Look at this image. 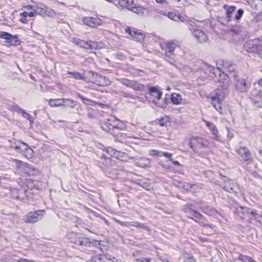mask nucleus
Returning a JSON list of instances; mask_svg holds the SVG:
<instances>
[{
  "label": "nucleus",
  "instance_id": "nucleus-1",
  "mask_svg": "<svg viewBox=\"0 0 262 262\" xmlns=\"http://www.w3.org/2000/svg\"><path fill=\"white\" fill-rule=\"evenodd\" d=\"M201 70L210 78L213 79L214 81L220 84L215 91V95L211 96V99L212 104L215 110L222 113V102L229 93L228 87L230 85L229 77L224 72H222L219 68H215L207 63L202 66Z\"/></svg>",
  "mask_w": 262,
  "mask_h": 262
},
{
  "label": "nucleus",
  "instance_id": "nucleus-2",
  "mask_svg": "<svg viewBox=\"0 0 262 262\" xmlns=\"http://www.w3.org/2000/svg\"><path fill=\"white\" fill-rule=\"evenodd\" d=\"M248 52L257 53L258 56L262 58V40L256 38L246 42L244 46Z\"/></svg>",
  "mask_w": 262,
  "mask_h": 262
},
{
  "label": "nucleus",
  "instance_id": "nucleus-3",
  "mask_svg": "<svg viewBox=\"0 0 262 262\" xmlns=\"http://www.w3.org/2000/svg\"><path fill=\"white\" fill-rule=\"evenodd\" d=\"M222 179L223 183H221V186L226 191L234 193L235 195L238 193L239 188L238 185L234 183L232 180L227 179L226 177L223 176Z\"/></svg>",
  "mask_w": 262,
  "mask_h": 262
},
{
  "label": "nucleus",
  "instance_id": "nucleus-4",
  "mask_svg": "<svg viewBox=\"0 0 262 262\" xmlns=\"http://www.w3.org/2000/svg\"><path fill=\"white\" fill-rule=\"evenodd\" d=\"M190 147L194 151L207 147L209 144L208 140L199 137H193L190 139Z\"/></svg>",
  "mask_w": 262,
  "mask_h": 262
},
{
  "label": "nucleus",
  "instance_id": "nucleus-5",
  "mask_svg": "<svg viewBox=\"0 0 262 262\" xmlns=\"http://www.w3.org/2000/svg\"><path fill=\"white\" fill-rule=\"evenodd\" d=\"M45 214L44 210H37L34 212H31L27 215L26 222L27 223H36Z\"/></svg>",
  "mask_w": 262,
  "mask_h": 262
},
{
  "label": "nucleus",
  "instance_id": "nucleus-6",
  "mask_svg": "<svg viewBox=\"0 0 262 262\" xmlns=\"http://www.w3.org/2000/svg\"><path fill=\"white\" fill-rule=\"evenodd\" d=\"M234 85L235 89L240 93L247 92L250 88V84L247 83L244 78H235Z\"/></svg>",
  "mask_w": 262,
  "mask_h": 262
},
{
  "label": "nucleus",
  "instance_id": "nucleus-7",
  "mask_svg": "<svg viewBox=\"0 0 262 262\" xmlns=\"http://www.w3.org/2000/svg\"><path fill=\"white\" fill-rule=\"evenodd\" d=\"M73 42L79 47L86 49H97L96 42L92 41H85L78 38H74Z\"/></svg>",
  "mask_w": 262,
  "mask_h": 262
},
{
  "label": "nucleus",
  "instance_id": "nucleus-8",
  "mask_svg": "<svg viewBox=\"0 0 262 262\" xmlns=\"http://www.w3.org/2000/svg\"><path fill=\"white\" fill-rule=\"evenodd\" d=\"M125 31L126 33L130 35L134 39L137 41H141L143 40L145 38V35L143 33L136 30L135 28L127 27L125 29Z\"/></svg>",
  "mask_w": 262,
  "mask_h": 262
},
{
  "label": "nucleus",
  "instance_id": "nucleus-9",
  "mask_svg": "<svg viewBox=\"0 0 262 262\" xmlns=\"http://www.w3.org/2000/svg\"><path fill=\"white\" fill-rule=\"evenodd\" d=\"M89 74L95 78L92 81V82L96 83L98 85H109L111 83V81L108 78L105 76H101L98 73H95L93 72H90Z\"/></svg>",
  "mask_w": 262,
  "mask_h": 262
},
{
  "label": "nucleus",
  "instance_id": "nucleus-10",
  "mask_svg": "<svg viewBox=\"0 0 262 262\" xmlns=\"http://www.w3.org/2000/svg\"><path fill=\"white\" fill-rule=\"evenodd\" d=\"M236 152L246 162L250 163L252 162L251 154L248 148L241 146L237 149Z\"/></svg>",
  "mask_w": 262,
  "mask_h": 262
},
{
  "label": "nucleus",
  "instance_id": "nucleus-11",
  "mask_svg": "<svg viewBox=\"0 0 262 262\" xmlns=\"http://www.w3.org/2000/svg\"><path fill=\"white\" fill-rule=\"evenodd\" d=\"M162 50H165L166 57H170L173 54L176 48V45L173 42L167 41L161 44Z\"/></svg>",
  "mask_w": 262,
  "mask_h": 262
},
{
  "label": "nucleus",
  "instance_id": "nucleus-12",
  "mask_svg": "<svg viewBox=\"0 0 262 262\" xmlns=\"http://www.w3.org/2000/svg\"><path fill=\"white\" fill-rule=\"evenodd\" d=\"M84 25L92 28H97L102 25V21L98 18L86 17L83 19Z\"/></svg>",
  "mask_w": 262,
  "mask_h": 262
},
{
  "label": "nucleus",
  "instance_id": "nucleus-13",
  "mask_svg": "<svg viewBox=\"0 0 262 262\" xmlns=\"http://www.w3.org/2000/svg\"><path fill=\"white\" fill-rule=\"evenodd\" d=\"M190 30L191 31V34L193 36L195 37L200 43H202L207 41L208 39V36L203 31L197 29H193L192 30L190 29Z\"/></svg>",
  "mask_w": 262,
  "mask_h": 262
},
{
  "label": "nucleus",
  "instance_id": "nucleus-14",
  "mask_svg": "<svg viewBox=\"0 0 262 262\" xmlns=\"http://www.w3.org/2000/svg\"><path fill=\"white\" fill-rule=\"evenodd\" d=\"M222 65L223 67L226 69V72H227V73L225 74L229 76V79L230 81L231 78H236V73L235 72V66L234 65L230 63H229L228 61H225L223 62ZM224 72L225 73V72Z\"/></svg>",
  "mask_w": 262,
  "mask_h": 262
},
{
  "label": "nucleus",
  "instance_id": "nucleus-15",
  "mask_svg": "<svg viewBox=\"0 0 262 262\" xmlns=\"http://www.w3.org/2000/svg\"><path fill=\"white\" fill-rule=\"evenodd\" d=\"M204 122L206 125L208 127L209 129L211 131V134L213 136L212 139L214 140L220 141V136L216 126L213 123L206 120H204Z\"/></svg>",
  "mask_w": 262,
  "mask_h": 262
},
{
  "label": "nucleus",
  "instance_id": "nucleus-16",
  "mask_svg": "<svg viewBox=\"0 0 262 262\" xmlns=\"http://www.w3.org/2000/svg\"><path fill=\"white\" fill-rule=\"evenodd\" d=\"M133 13L137 14L138 15L142 17H146L149 13L148 9L144 8L141 6L135 7L133 6L130 10Z\"/></svg>",
  "mask_w": 262,
  "mask_h": 262
},
{
  "label": "nucleus",
  "instance_id": "nucleus-17",
  "mask_svg": "<svg viewBox=\"0 0 262 262\" xmlns=\"http://www.w3.org/2000/svg\"><path fill=\"white\" fill-rule=\"evenodd\" d=\"M27 191L25 190L16 188H14L11 191L12 196L14 199L19 201H23L27 197Z\"/></svg>",
  "mask_w": 262,
  "mask_h": 262
},
{
  "label": "nucleus",
  "instance_id": "nucleus-18",
  "mask_svg": "<svg viewBox=\"0 0 262 262\" xmlns=\"http://www.w3.org/2000/svg\"><path fill=\"white\" fill-rule=\"evenodd\" d=\"M134 3L133 0H119L117 1L116 6L119 8H126L129 10H130Z\"/></svg>",
  "mask_w": 262,
  "mask_h": 262
},
{
  "label": "nucleus",
  "instance_id": "nucleus-19",
  "mask_svg": "<svg viewBox=\"0 0 262 262\" xmlns=\"http://www.w3.org/2000/svg\"><path fill=\"white\" fill-rule=\"evenodd\" d=\"M99 163L107 167H111L113 166V160L110 157H107L102 154L100 156L98 160Z\"/></svg>",
  "mask_w": 262,
  "mask_h": 262
},
{
  "label": "nucleus",
  "instance_id": "nucleus-20",
  "mask_svg": "<svg viewBox=\"0 0 262 262\" xmlns=\"http://www.w3.org/2000/svg\"><path fill=\"white\" fill-rule=\"evenodd\" d=\"M161 14L167 16L170 19L175 21H183V17L178 12L176 11L168 12L167 14L163 13Z\"/></svg>",
  "mask_w": 262,
  "mask_h": 262
},
{
  "label": "nucleus",
  "instance_id": "nucleus-21",
  "mask_svg": "<svg viewBox=\"0 0 262 262\" xmlns=\"http://www.w3.org/2000/svg\"><path fill=\"white\" fill-rule=\"evenodd\" d=\"M117 121L116 117L114 116H110V118L107 119L106 121H104L103 123V125L108 127V129H112L116 127V125L115 124V122Z\"/></svg>",
  "mask_w": 262,
  "mask_h": 262
},
{
  "label": "nucleus",
  "instance_id": "nucleus-22",
  "mask_svg": "<svg viewBox=\"0 0 262 262\" xmlns=\"http://www.w3.org/2000/svg\"><path fill=\"white\" fill-rule=\"evenodd\" d=\"M223 8L226 10V13L227 15V20L228 21H229L231 20V15L235 11L236 7L233 6H228L227 5H225L224 6Z\"/></svg>",
  "mask_w": 262,
  "mask_h": 262
},
{
  "label": "nucleus",
  "instance_id": "nucleus-23",
  "mask_svg": "<svg viewBox=\"0 0 262 262\" xmlns=\"http://www.w3.org/2000/svg\"><path fill=\"white\" fill-rule=\"evenodd\" d=\"M171 101L172 103L178 105L183 101L182 96L178 93H173L171 95Z\"/></svg>",
  "mask_w": 262,
  "mask_h": 262
},
{
  "label": "nucleus",
  "instance_id": "nucleus-24",
  "mask_svg": "<svg viewBox=\"0 0 262 262\" xmlns=\"http://www.w3.org/2000/svg\"><path fill=\"white\" fill-rule=\"evenodd\" d=\"M15 149L18 151L20 150L22 151H27L28 152H33V150L29 147V146L26 143L22 142L21 145L16 146Z\"/></svg>",
  "mask_w": 262,
  "mask_h": 262
},
{
  "label": "nucleus",
  "instance_id": "nucleus-25",
  "mask_svg": "<svg viewBox=\"0 0 262 262\" xmlns=\"http://www.w3.org/2000/svg\"><path fill=\"white\" fill-rule=\"evenodd\" d=\"M64 99H51L49 101V104L52 107H57L64 105Z\"/></svg>",
  "mask_w": 262,
  "mask_h": 262
},
{
  "label": "nucleus",
  "instance_id": "nucleus-26",
  "mask_svg": "<svg viewBox=\"0 0 262 262\" xmlns=\"http://www.w3.org/2000/svg\"><path fill=\"white\" fill-rule=\"evenodd\" d=\"M130 88L137 91L142 92L144 90L145 86L143 84L139 83L136 81L133 80L132 87Z\"/></svg>",
  "mask_w": 262,
  "mask_h": 262
},
{
  "label": "nucleus",
  "instance_id": "nucleus-27",
  "mask_svg": "<svg viewBox=\"0 0 262 262\" xmlns=\"http://www.w3.org/2000/svg\"><path fill=\"white\" fill-rule=\"evenodd\" d=\"M16 110L17 112L20 113L24 118L28 119L31 123L33 122V119L32 117H31L30 114L27 113L24 110L21 108L19 107H16Z\"/></svg>",
  "mask_w": 262,
  "mask_h": 262
},
{
  "label": "nucleus",
  "instance_id": "nucleus-28",
  "mask_svg": "<svg viewBox=\"0 0 262 262\" xmlns=\"http://www.w3.org/2000/svg\"><path fill=\"white\" fill-rule=\"evenodd\" d=\"M150 164V161L146 158H142L138 162L139 166L143 168L149 167Z\"/></svg>",
  "mask_w": 262,
  "mask_h": 262
},
{
  "label": "nucleus",
  "instance_id": "nucleus-29",
  "mask_svg": "<svg viewBox=\"0 0 262 262\" xmlns=\"http://www.w3.org/2000/svg\"><path fill=\"white\" fill-rule=\"evenodd\" d=\"M18 35H12V37H11V39H10L8 41H7V42L9 43V45L11 46H15L18 45H19L20 41L19 39H18Z\"/></svg>",
  "mask_w": 262,
  "mask_h": 262
},
{
  "label": "nucleus",
  "instance_id": "nucleus-30",
  "mask_svg": "<svg viewBox=\"0 0 262 262\" xmlns=\"http://www.w3.org/2000/svg\"><path fill=\"white\" fill-rule=\"evenodd\" d=\"M68 74L71 75L70 77H73L77 80H84L85 79V77L81 76L80 73L78 72L68 71Z\"/></svg>",
  "mask_w": 262,
  "mask_h": 262
},
{
  "label": "nucleus",
  "instance_id": "nucleus-31",
  "mask_svg": "<svg viewBox=\"0 0 262 262\" xmlns=\"http://www.w3.org/2000/svg\"><path fill=\"white\" fill-rule=\"evenodd\" d=\"M149 92L153 94H155V96L158 99H160L162 95V92L159 91L156 87L155 86L150 87L149 88Z\"/></svg>",
  "mask_w": 262,
  "mask_h": 262
},
{
  "label": "nucleus",
  "instance_id": "nucleus-32",
  "mask_svg": "<svg viewBox=\"0 0 262 262\" xmlns=\"http://www.w3.org/2000/svg\"><path fill=\"white\" fill-rule=\"evenodd\" d=\"M195 221L203 227L212 228V226L207 223L206 220L203 216H202V217H201L198 221L195 220Z\"/></svg>",
  "mask_w": 262,
  "mask_h": 262
},
{
  "label": "nucleus",
  "instance_id": "nucleus-33",
  "mask_svg": "<svg viewBox=\"0 0 262 262\" xmlns=\"http://www.w3.org/2000/svg\"><path fill=\"white\" fill-rule=\"evenodd\" d=\"M250 96L252 100H253V98H254L260 99L262 97V91H258L256 90H253L250 92Z\"/></svg>",
  "mask_w": 262,
  "mask_h": 262
},
{
  "label": "nucleus",
  "instance_id": "nucleus-34",
  "mask_svg": "<svg viewBox=\"0 0 262 262\" xmlns=\"http://www.w3.org/2000/svg\"><path fill=\"white\" fill-rule=\"evenodd\" d=\"M118 80L120 81L121 83H122L125 86L129 88L132 87V83L133 80H130L126 78H121L120 79H118Z\"/></svg>",
  "mask_w": 262,
  "mask_h": 262
},
{
  "label": "nucleus",
  "instance_id": "nucleus-35",
  "mask_svg": "<svg viewBox=\"0 0 262 262\" xmlns=\"http://www.w3.org/2000/svg\"><path fill=\"white\" fill-rule=\"evenodd\" d=\"M238 259L243 262H255L252 257L244 255H240Z\"/></svg>",
  "mask_w": 262,
  "mask_h": 262
},
{
  "label": "nucleus",
  "instance_id": "nucleus-36",
  "mask_svg": "<svg viewBox=\"0 0 262 262\" xmlns=\"http://www.w3.org/2000/svg\"><path fill=\"white\" fill-rule=\"evenodd\" d=\"M0 37L6 39L8 41L10 39H11V37H12V35L8 32H1L0 33Z\"/></svg>",
  "mask_w": 262,
  "mask_h": 262
},
{
  "label": "nucleus",
  "instance_id": "nucleus-37",
  "mask_svg": "<svg viewBox=\"0 0 262 262\" xmlns=\"http://www.w3.org/2000/svg\"><path fill=\"white\" fill-rule=\"evenodd\" d=\"M77 96L79 98H80L83 101V102L85 104H86L87 103L85 102V101H90V102H94L96 104H97L98 105H103V104L101 103H100V102H95L93 100H91L90 99H89L88 98H86L84 97H83L81 94H77Z\"/></svg>",
  "mask_w": 262,
  "mask_h": 262
},
{
  "label": "nucleus",
  "instance_id": "nucleus-38",
  "mask_svg": "<svg viewBox=\"0 0 262 262\" xmlns=\"http://www.w3.org/2000/svg\"><path fill=\"white\" fill-rule=\"evenodd\" d=\"M167 122V120H165V119L163 117H161L160 119L156 120V123L161 126H166Z\"/></svg>",
  "mask_w": 262,
  "mask_h": 262
},
{
  "label": "nucleus",
  "instance_id": "nucleus-39",
  "mask_svg": "<svg viewBox=\"0 0 262 262\" xmlns=\"http://www.w3.org/2000/svg\"><path fill=\"white\" fill-rule=\"evenodd\" d=\"M65 102L67 103V106H69L72 108L74 107L76 105V102L75 101L73 100L70 99H64Z\"/></svg>",
  "mask_w": 262,
  "mask_h": 262
},
{
  "label": "nucleus",
  "instance_id": "nucleus-40",
  "mask_svg": "<svg viewBox=\"0 0 262 262\" xmlns=\"http://www.w3.org/2000/svg\"><path fill=\"white\" fill-rule=\"evenodd\" d=\"M244 13V10L242 9H239L238 10L237 12L236 13L235 16V19L236 20H239L241 19Z\"/></svg>",
  "mask_w": 262,
  "mask_h": 262
},
{
  "label": "nucleus",
  "instance_id": "nucleus-41",
  "mask_svg": "<svg viewBox=\"0 0 262 262\" xmlns=\"http://www.w3.org/2000/svg\"><path fill=\"white\" fill-rule=\"evenodd\" d=\"M200 188L199 187L198 185L196 184H192L190 191L193 193H196L200 191Z\"/></svg>",
  "mask_w": 262,
  "mask_h": 262
},
{
  "label": "nucleus",
  "instance_id": "nucleus-42",
  "mask_svg": "<svg viewBox=\"0 0 262 262\" xmlns=\"http://www.w3.org/2000/svg\"><path fill=\"white\" fill-rule=\"evenodd\" d=\"M88 116L90 118H94L96 116L94 111L90 108L88 109Z\"/></svg>",
  "mask_w": 262,
  "mask_h": 262
},
{
  "label": "nucleus",
  "instance_id": "nucleus-43",
  "mask_svg": "<svg viewBox=\"0 0 262 262\" xmlns=\"http://www.w3.org/2000/svg\"><path fill=\"white\" fill-rule=\"evenodd\" d=\"M192 215L196 218L197 220L196 221H198L201 217H202V216H203L201 213L195 210L192 211Z\"/></svg>",
  "mask_w": 262,
  "mask_h": 262
},
{
  "label": "nucleus",
  "instance_id": "nucleus-44",
  "mask_svg": "<svg viewBox=\"0 0 262 262\" xmlns=\"http://www.w3.org/2000/svg\"><path fill=\"white\" fill-rule=\"evenodd\" d=\"M116 223L119 224L122 226H125L127 227H129V222H122L120 220H117L116 221Z\"/></svg>",
  "mask_w": 262,
  "mask_h": 262
},
{
  "label": "nucleus",
  "instance_id": "nucleus-45",
  "mask_svg": "<svg viewBox=\"0 0 262 262\" xmlns=\"http://www.w3.org/2000/svg\"><path fill=\"white\" fill-rule=\"evenodd\" d=\"M161 151L157 150H151L150 151V155L152 156H161Z\"/></svg>",
  "mask_w": 262,
  "mask_h": 262
},
{
  "label": "nucleus",
  "instance_id": "nucleus-46",
  "mask_svg": "<svg viewBox=\"0 0 262 262\" xmlns=\"http://www.w3.org/2000/svg\"><path fill=\"white\" fill-rule=\"evenodd\" d=\"M138 228H140L142 229H143L144 230H146V231H149V228L148 227H147V226H146L144 224H142V223H139V224L138 225Z\"/></svg>",
  "mask_w": 262,
  "mask_h": 262
},
{
  "label": "nucleus",
  "instance_id": "nucleus-47",
  "mask_svg": "<svg viewBox=\"0 0 262 262\" xmlns=\"http://www.w3.org/2000/svg\"><path fill=\"white\" fill-rule=\"evenodd\" d=\"M192 186V184L188 183V182H184L183 184V187L184 188L188 191H190L191 187Z\"/></svg>",
  "mask_w": 262,
  "mask_h": 262
},
{
  "label": "nucleus",
  "instance_id": "nucleus-48",
  "mask_svg": "<svg viewBox=\"0 0 262 262\" xmlns=\"http://www.w3.org/2000/svg\"><path fill=\"white\" fill-rule=\"evenodd\" d=\"M106 259L105 257L104 256H102L99 257H96L95 259V262H106L105 259Z\"/></svg>",
  "mask_w": 262,
  "mask_h": 262
},
{
  "label": "nucleus",
  "instance_id": "nucleus-49",
  "mask_svg": "<svg viewBox=\"0 0 262 262\" xmlns=\"http://www.w3.org/2000/svg\"><path fill=\"white\" fill-rule=\"evenodd\" d=\"M161 156H164L166 157L167 158L170 159L171 157H172V154L167 152H162L161 151Z\"/></svg>",
  "mask_w": 262,
  "mask_h": 262
},
{
  "label": "nucleus",
  "instance_id": "nucleus-50",
  "mask_svg": "<svg viewBox=\"0 0 262 262\" xmlns=\"http://www.w3.org/2000/svg\"><path fill=\"white\" fill-rule=\"evenodd\" d=\"M139 222H129V227H138Z\"/></svg>",
  "mask_w": 262,
  "mask_h": 262
},
{
  "label": "nucleus",
  "instance_id": "nucleus-51",
  "mask_svg": "<svg viewBox=\"0 0 262 262\" xmlns=\"http://www.w3.org/2000/svg\"><path fill=\"white\" fill-rule=\"evenodd\" d=\"M37 14L36 11L35 9H33V11H31L28 13V16L30 17H34L36 16Z\"/></svg>",
  "mask_w": 262,
  "mask_h": 262
},
{
  "label": "nucleus",
  "instance_id": "nucleus-52",
  "mask_svg": "<svg viewBox=\"0 0 262 262\" xmlns=\"http://www.w3.org/2000/svg\"><path fill=\"white\" fill-rule=\"evenodd\" d=\"M248 213L252 214V215H253L254 217L256 218L255 217V215H256V211L255 210H251V209H249L248 210Z\"/></svg>",
  "mask_w": 262,
  "mask_h": 262
},
{
  "label": "nucleus",
  "instance_id": "nucleus-53",
  "mask_svg": "<svg viewBox=\"0 0 262 262\" xmlns=\"http://www.w3.org/2000/svg\"><path fill=\"white\" fill-rule=\"evenodd\" d=\"M25 8H27L28 10H33V9H35L36 7L31 6V5H28V6H26Z\"/></svg>",
  "mask_w": 262,
  "mask_h": 262
},
{
  "label": "nucleus",
  "instance_id": "nucleus-54",
  "mask_svg": "<svg viewBox=\"0 0 262 262\" xmlns=\"http://www.w3.org/2000/svg\"><path fill=\"white\" fill-rule=\"evenodd\" d=\"M20 20L23 23H27V19L26 17L22 16V17L20 18Z\"/></svg>",
  "mask_w": 262,
  "mask_h": 262
},
{
  "label": "nucleus",
  "instance_id": "nucleus-55",
  "mask_svg": "<svg viewBox=\"0 0 262 262\" xmlns=\"http://www.w3.org/2000/svg\"><path fill=\"white\" fill-rule=\"evenodd\" d=\"M228 138L230 139H232L233 137V136H234L233 134L232 133L229 132V131L228 130Z\"/></svg>",
  "mask_w": 262,
  "mask_h": 262
},
{
  "label": "nucleus",
  "instance_id": "nucleus-56",
  "mask_svg": "<svg viewBox=\"0 0 262 262\" xmlns=\"http://www.w3.org/2000/svg\"><path fill=\"white\" fill-rule=\"evenodd\" d=\"M181 103L183 104H189L190 103V102L188 100L183 99V101H182V102Z\"/></svg>",
  "mask_w": 262,
  "mask_h": 262
},
{
  "label": "nucleus",
  "instance_id": "nucleus-57",
  "mask_svg": "<svg viewBox=\"0 0 262 262\" xmlns=\"http://www.w3.org/2000/svg\"><path fill=\"white\" fill-rule=\"evenodd\" d=\"M170 161H172L174 165L179 166L180 165V163L178 161H173V160L172 159H170Z\"/></svg>",
  "mask_w": 262,
  "mask_h": 262
},
{
  "label": "nucleus",
  "instance_id": "nucleus-58",
  "mask_svg": "<svg viewBox=\"0 0 262 262\" xmlns=\"http://www.w3.org/2000/svg\"><path fill=\"white\" fill-rule=\"evenodd\" d=\"M20 15L21 16H23V17H27L28 16V12L25 11V12H23V13H20Z\"/></svg>",
  "mask_w": 262,
  "mask_h": 262
},
{
  "label": "nucleus",
  "instance_id": "nucleus-59",
  "mask_svg": "<svg viewBox=\"0 0 262 262\" xmlns=\"http://www.w3.org/2000/svg\"><path fill=\"white\" fill-rule=\"evenodd\" d=\"M116 56L120 59H123L124 58V56L122 54H116Z\"/></svg>",
  "mask_w": 262,
  "mask_h": 262
},
{
  "label": "nucleus",
  "instance_id": "nucleus-60",
  "mask_svg": "<svg viewBox=\"0 0 262 262\" xmlns=\"http://www.w3.org/2000/svg\"><path fill=\"white\" fill-rule=\"evenodd\" d=\"M158 3L163 4L164 2H166L165 0H155Z\"/></svg>",
  "mask_w": 262,
  "mask_h": 262
},
{
  "label": "nucleus",
  "instance_id": "nucleus-61",
  "mask_svg": "<svg viewBox=\"0 0 262 262\" xmlns=\"http://www.w3.org/2000/svg\"><path fill=\"white\" fill-rule=\"evenodd\" d=\"M141 262H151V261L150 259H145L144 260H143ZM152 262H156V261H152Z\"/></svg>",
  "mask_w": 262,
  "mask_h": 262
},
{
  "label": "nucleus",
  "instance_id": "nucleus-62",
  "mask_svg": "<svg viewBox=\"0 0 262 262\" xmlns=\"http://www.w3.org/2000/svg\"><path fill=\"white\" fill-rule=\"evenodd\" d=\"M253 100V102L252 103H254L255 104H258L259 103V100H255V101H254V99L252 100Z\"/></svg>",
  "mask_w": 262,
  "mask_h": 262
},
{
  "label": "nucleus",
  "instance_id": "nucleus-63",
  "mask_svg": "<svg viewBox=\"0 0 262 262\" xmlns=\"http://www.w3.org/2000/svg\"><path fill=\"white\" fill-rule=\"evenodd\" d=\"M258 84L259 85L262 87V79H260L258 80Z\"/></svg>",
  "mask_w": 262,
  "mask_h": 262
},
{
  "label": "nucleus",
  "instance_id": "nucleus-64",
  "mask_svg": "<svg viewBox=\"0 0 262 262\" xmlns=\"http://www.w3.org/2000/svg\"><path fill=\"white\" fill-rule=\"evenodd\" d=\"M156 262H169V261L167 260H163L160 259Z\"/></svg>",
  "mask_w": 262,
  "mask_h": 262
}]
</instances>
